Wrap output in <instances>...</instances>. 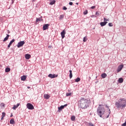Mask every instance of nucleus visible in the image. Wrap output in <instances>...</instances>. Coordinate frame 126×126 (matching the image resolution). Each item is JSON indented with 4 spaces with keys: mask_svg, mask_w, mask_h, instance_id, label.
<instances>
[{
    "mask_svg": "<svg viewBox=\"0 0 126 126\" xmlns=\"http://www.w3.org/2000/svg\"><path fill=\"white\" fill-rule=\"evenodd\" d=\"M105 113V109L103 107H98L97 109V114L99 116L100 118H102V116Z\"/></svg>",
    "mask_w": 126,
    "mask_h": 126,
    "instance_id": "obj_3",
    "label": "nucleus"
},
{
    "mask_svg": "<svg viewBox=\"0 0 126 126\" xmlns=\"http://www.w3.org/2000/svg\"><path fill=\"white\" fill-rule=\"evenodd\" d=\"M89 126H94V124H93V123H91V122H90V123H89Z\"/></svg>",
    "mask_w": 126,
    "mask_h": 126,
    "instance_id": "obj_31",
    "label": "nucleus"
},
{
    "mask_svg": "<svg viewBox=\"0 0 126 126\" xmlns=\"http://www.w3.org/2000/svg\"><path fill=\"white\" fill-rule=\"evenodd\" d=\"M104 22H106V21H109V20H110V19H107V18H104Z\"/></svg>",
    "mask_w": 126,
    "mask_h": 126,
    "instance_id": "obj_30",
    "label": "nucleus"
},
{
    "mask_svg": "<svg viewBox=\"0 0 126 126\" xmlns=\"http://www.w3.org/2000/svg\"><path fill=\"white\" fill-rule=\"evenodd\" d=\"M107 23H108V22H100V25L101 26V27H103V26H105Z\"/></svg>",
    "mask_w": 126,
    "mask_h": 126,
    "instance_id": "obj_12",
    "label": "nucleus"
},
{
    "mask_svg": "<svg viewBox=\"0 0 126 126\" xmlns=\"http://www.w3.org/2000/svg\"><path fill=\"white\" fill-rule=\"evenodd\" d=\"M34 0H33L32 1H34Z\"/></svg>",
    "mask_w": 126,
    "mask_h": 126,
    "instance_id": "obj_49",
    "label": "nucleus"
},
{
    "mask_svg": "<svg viewBox=\"0 0 126 126\" xmlns=\"http://www.w3.org/2000/svg\"><path fill=\"white\" fill-rule=\"evenodd\" d=\"M5 71V72H9V71H10V68L8 67L6 68Z\"/></svg>",
    "mask_w": 126,
    "mask_h": 126,
    "instance_id": "obj_24",
    "label": "nucleus"
},
{
    "mask_svg": "<svg viewBox=\"0 0 126 126\" xmlns=\"http://www.w3.org/2000/svg\"><path fill=\"white\" fill-rule=\"evenodd\" d=\"M83 41L84 42H86V41H87V37H86V36H85L83 38Z\"/></svg>",
    "mask_w": 126,
    "mask_h": 126,
    "instance_id": "obj_32",
    "label": "nucleus"
},
{
    "mask_svg": "<svg viewBox=\"0 0 126 126\" xmlns=\"http://www.w3.org/2000/svg\"><path fill=\"white\" fill-rule=\"evenodd\" d=\"M95 15H96V16H99L100 15V13H99V12L98 11L96 12Z\"/></svg>",
    "mask_w": 126,
    "mask_h": 126,
    "instance_id": "obj_34",
    "label": "nucleus"
},
{
    "mask_svg": "<svg viewBox=\"0 0 126 126\" xmlns=\"http://www.w3.org/2000/svg\"><path fill=\"white\" fill-rule=\"evenodd\" d=\"M24 44H25V41H20L18 43L17 45V48H20V47H23Z\"/></svg>",
    "mask_w": 126,
    "mask_h": 126,
    "instance_id": "obj_5",
    "label": "nucleus"
},
{
    "mask_svg": "<svg viewBox=\"0 0 126 126\" xmlns=\"http://www.w3.org/2000/svg\"><path fill=\"white\" fill-rule=\"evenodd\" d=\"M109 114L108 115L106 116V118H109V116H110V114H111V110L109 109V112H108Z\"/></svg>",
    "mask_w": 126,
    "mask_h": 126,
    "instance_id": "obj_28",
    "label": "nucleus"
},
{
    "mask_svg": "<svg viewBox=\"0 0 126 126\" xmlns=\"http://www.w3.org/2000/svg\"><path fill=\"white\" fill-rule=\"evenodd\" d=\"M106 108H107V109H109V106L108 105H106Z\"/></svg>",
    "mask_w": 126,
    "mask_h": 126,
    "instance_id": "obj_41",
    "label": "nucleus"
},
{
    "mask_svg": "<svg viewBox=\"0 0 126 126\" xmlns=\"http://www.w3.org/2000/svg\"><path fill=\"white\" fill-rule=\"evenodd\" d=\"M48 76L50 77V78H56V77H58V75L49 74Z\"/></svg>",
    "mask_w": 126,
    "mask_h": 126,
    "instance_id": "obj_7",
    "label": "nucleus"
},
{
    "mask_svg": "<svg viewBox=\"0 0 126 126\" xmlns=\"http://www.w3.org/2000/svg\"><path fill=\"white\" fill-rule=\"evenodd\" d=\"M95 7H96L95 6H93L91 7V8H92V9H94Z\"/></svg>",
    "mask_w": 126,
    "mask_h": 126,
    "instance_id": "obj_39",
    "label": "nucleus"
},
{
    "mask_svg": "<svg viewBox=\"0 0 126 126\" xmlns=\"http://www.w3.org/2000/svg\"><path fill=\"white\" fill-rule=\"evenodd\" d=\"M80 107L82 109H86L88 107V100L84 98H82L80 100Z\"/></svg>",
    "mask_w": 126,
    "mask_h": 126,
    "instance_id": "obj_2",
    "label": "nucleus"
},
{
    "mask_svg": "<svg viewBox=\"0 0 126 126\" xmlns=\"http://www.w3.org/2000/svg\"><path fill=\"white\" fill-rule=\"evenodd\" d=\"M50 94H44V97L45 99H49L50 98Z\"/></svg>",
    "mask_w": 126,
    "mask_h": 126,
    "instance_id": "obj_16",
    "label": "nucleus"
},
{
    "mask_svg": "<svg viewBox=\"0 0 126 126\" xmlns=\"http://www.w3.org/2000/svg\"><path fill=\"white\" fill-rule=\"evenodd\" d=\"M39 21H43V20L42 19V17L40 18H36V22H39Z\"/></svg>",
    "mask_w": 126,
    "mask_h": 126,
    "instance_id": "obj_19",
    "label": "nucleus"
},
{
    "mask_svg": "<svg viewBox=\"0 0 126 126\" xmlns=\"http://www.w3.org/2000/svg\"><path fill=\"white\" fill-rule=\"evenodd\" d=\"M15 39H13L11 41H10V42H9V44H10V45H12V43H13L14 42H15Z\"/></svg>",
    "mask_w": 126,
    "mask_h": 126,
    "instance_id": "obj_26",
    "label": "nucleus"
},
{
    "mask_svg": "<svg viewBox=\"0 0 126 126\" xmlns=\"http://www.w3.org/2000/svg\"><path fill=\"white\" fill-rule=\"evenodd\" d=\"M115 106L117 109H124L126 107V100L125 98H120L118 101L115 102Z\"/></svg>",
    "mask_w": 126,
    "mask_h": 126,
    "instance_id": "obj_1",
    "label": "nucleus"
},
{
    "mask_svg": "<svg viewBox=\"0 0 126 126\" xmlns=\"http://www.w3.org/2000/svg\"><path fill=\"white\" fill-rule=\"evenodd\" d=\"M55 3H56V0H53L50 2L49 4L53 5V4H55Z\"/></svg>",
    "mask_w": 126,
    "mask_h": 126,
    "instance_id": "obj_21",
    "label": "nucleus"
},
{
    "mask_svg": "<svg viewBox=\"0 0 126 126\" xmlns=\"http://www.w3.org/2000/svg\"><path fill=\"white\" fill-rule=\"evenodd\" d=\"M50 26V24H45L43 27V30H47L49 28V27Z\"/></svg>",
    "mask_w": 126,
    "mask_h": 126,
    "instance_id": "obj_9",
    "label": "nucleus"
},
{
    "mask_svg": "<svg viewBox=\"0 0 126 126\" xmlns=\"http://www.w3.org/2000/svg\"><path fill=\"white\" fill-rule=\"evenodd\" d=\"M11 46V44H10L9 43V44L8 45L7 47H8V48H10V46Z\"/></svg>",
    "mask_w": 126,
    "mask_h": 126,
    "instance_id": "obj_40",
    "label": "nucleus"
},
{
    "mask_svg": "<svg viewBox=\"0 0 126 126\" xmlns=\"http://www.w3.org/2000/svg\"><path fill=\"white\" fill-rule=\"evenodd\" d=\"M27 108L29 110H34V106H33L32 104L30 103L27 104Z\"/></svg>",
    "mask_w": 126,
    "mask_h": 126,
    "instance_id": "obj_4",
    "label": "nucleus"
},
{
    "mask_svg": "<svg viewBox=\"0 0 126 126\" xmlns=\"http://www.w3.org/2000/svg\"><path fill=\"white\" fill-rule=\"evenodd\" d=\"M19 105H20V104L17 103V105H14V106L12 107V109L13 110H16V109H17V108H18L19 106Z\"/></svg>",
    "mask_w": 126,
    "mask_h": 126,
    "instance_id": "obj_11",
    "label": "nucleus"
},
{
    "mask_svg": "<svg viewBox=\"0 0 126 126\" xmlns=\"http://www.w3.org/2000/svg\"><path fill=\"white\" fill-rule=\"evenodd\" d=\"M91 17H96V16H95L94 15H92Z\"/></svg>",
    "mask_w": 126,
    "mask_h": 126,
    "instance_id": "obj_43",
    "label": "nucleus"
},
{
    "mask_svg": "<svg viewBox=\"0 0 126 126\" xmlns=\"http://www.w3.org/2000/svg\"><path fill=\"white\" fill-rule=\"evenodd\" d=\"M101 77L102 78H106L107 77V74L104 73L101 74Z\"/></svg>",
    "mask_w": 126,
    "mask_h": 126,
    "instance_id": "obj_20",
    "label": "nucleus"
},
{
    "mask_svg": "<svg viewBox=\"0 0 126 126\" xmlns=\"http://www.w3.org/2000/svg\"><path fill=\"white\" fill-rule=\"evenodd\" d=\"M123 68H124V65L123 64H121L118 66V68L117 70V72H120V71H121Z\"/></svg>",
    "mask_w": 126,
    "mask_h": 126,
    "instance_id": "obj_6",
    "label": "nucleus"
},
{
    "mask_svg": "<svg viewBox=\"0 0 126 126\" xmlns=\"http://www.w3.org/2000/svg\"><path fill=\"white\" fill-rule=\"evenodd\" d=\"M50 0V1H51V0Z\"/></svg>",
    "mask_w": 126,
    "mask_h": 126,
    "instance_id": "obj_50",
    "label": "nucleus"
},
{
    "mask_svg": "<svg viewBox=\"0 0 126 126\" xmlns=\"http://www.w3.org/2000/svg\"><path fill=\"white\" fill-rule=\"evenodd\" d=\"M8 38H9V34H7L6 36L4 38L3 41L5 42V41H7V40H8Z\"/></svg>",
    "mask_w": 126,
    "mask_h": 126,
    "instance_id": "obj_15",
    "label": "nucleus"
},
{
    "mask_svg": "<svg viewBox=\"0 0 126 126\" xmlns=\"http://www.w3.org/2000/svg\"><path fill=\"white\" fill-rule=\"evenodd\" d=\"M63 10H66V9H67V8H66V7L65 6H63Z\"/></svg>",
    "mask_w": 126,
    "mask_h": 126,
    "instance_id": "obj_37",
    "label": "nucleus"
},
{
    "mask_svg": "<svg viewBox=\"0 0 126 126\" xmlns=\"http://www.w3.org/2000/svg\"><path fill=\"white\" fill-rule=\"evenodd\" d=\"M108 26H109V27H112V26H113V23H109L108 24Z\"/></svg>",
    "mask_w": 126,
    "mask_h": 126,
    "instance_id": "obj_35",
    "label": "nucleus"
},
{
    "mask_svg": "<svg viewBox=\"0 0 126 126\" xmlns=\"http://www.w3.org/2000/svg\"><path fill=\"white\" fill-rule=\"evenodd\" d=\"M71 120L73 122H74L75 121V116H72L71 117Z\"/></svg>",
    "mask_w": 126,
    "mask_h": 126,
    "instance_id": "obj_22",
    "label": "nucleus"
},
{
    "mask_svg": "<svg viewBox=\"0 0 126 126\" xmlns=\"http://www.w3.org/2000/svg\"><path fill=\"white\" fill-rule=\"evenodd\" d=\"M63 17H64V15H60V17H59V19L60 20H62V19H63Z\"/></svg>",
    "mask_w": 126,
    "mask_h": 126,
    "instance_id": "obj_27",
    "label": "nucleus"
},
{
    "mask_svg": "<svg viewBox=\"0 0 126 126\" xmlns=\"http://www.w3.org/2000/svg\"><path fill=\"white\" fill-rule=\"evenodd\" d=\"M1 117H5V113H4V112H2V116H1Z\"/></svg>",
    "mask_w": 126,
    "mask_h": 126,
    "instance_id": "obj_36",
    "label": "nucleus"
},
{
    "mask_svg": "<svg viewBox=\"0 0 126 126\" xmlns=\"http://www.w3.org/2000/svg\"><path fill=\"white\" fill-rule=\"evenodd\" d=\"M118 82L119 83H123V82H124V79H123V78H120L118 79Z\"/></svg>",
    "mask_w": 126,
    "mask_h": 126,
    "instance_id": "obj_18",
    "label": "nucleus"
},
{
    "mask_svg": "<svg viewBox=\"0 0 126 126\" xmlns=\"http://www.w3.org/2000/svg\"><path fill=\"white\" fill-rule=\"evenodd\" d=\"M27 88H28V89H30V87H28Z\"/></svg>",
    "mask_w": 126,
    "mask_h": 126,
    "instance_id": "obj_45",
    "label": "nucleus"
},
{
    "mask_svg": "<svg viewBox=\"0 0 126 126\" xmlns=\"http://www.w3.org/2000/svg\"><path fill=\"white\" fill-rule=\"evenodd\" d=\"M80 81V78L78 77L75 80V82H79Z\"/></svg>",
    "mask_w": 126,
    "mask_h": 126,
    "instance_id": "obj_25",
    "label": "nucleus"
},
{
    "mask_svg": "<svg viewBox=\"0 0 126 126\" xmlns=\"http://www.w3.org/2000/svg\"><path fill=\"white\" fill-rule=\"evenodd\" d=\"M25 59H26V60H29V59H30V58H31V55H30V54H26L25 55Z\"/></svg>",
    "mask_w": 126,
    "mask_h": 126,
    "instance_id": "obj_13",
    "label": "nucleus"
},
{
    "mask_svg": "<svg viewBox=\"0 0 126 126\" xmlns=\"http://www.w3.org/2000/svg\"><path fill=\"white\" fill-rule=\"evenodd\" d=\"M3 118H4V117L1 116V120H3Z\"/></svg>",
    "mask_w": 126,
    "mask_h": 126,
    "instance_id": "obj_42",
    "label": "nucleus"
},
{
    "mask_svg": "<svg viewBox=\"0 0 126 126\" xmlns=\"http://www.w3.org/2000/svg\"><path fill=\"white\" fill-rule=\"evenodd\" d=\"M48 48H52V46H48Z\"/></svg>",
    "mask_w": 126,
    "mask_h": 126,
    "instance_id": "obj_44",
    "label": "nucleus"
},
{
    "mask_svg": "<svg viewBox=\"0 0 126 126\" xmlns=\"http://www.w3.org/2000/svg\"><path fill=\"white\" fill-rule=\"evenodd\" d=\"M13 115H12V114L11 115L10 117H13Z\"/></svg>",
    "mask_w": 126,
    "mask_h": 126,
    "instance_id": "obj_46",
    "label": "nucleus"
},
{
    "mask_svg": "<svg viewBox=\"0 0 126 126\" xmlns=\"http://www.w3.org/2000/svg\"><path fill=\"white\" fill-rule=\"evenodd\" d=\"M14 120L13 119H11L10 120V125H14Z\"/></svg>",
    "mask_w": 126,
    "mask_h": 126,
    "instance_id": "obj_23",
    "label": "nucleus"
},
{
    "mask_svg": "<svg viewBox=\"0 0 126 126\" xmlns=\"http://www.w3.org/2000/svg\"><path fill=\"white\" fill-rule=\"evenodd\" d=\"M69 5H72V4H73V3L72 2H69Z\"/></svg>",
    "mask_w": 126,
    "mask_h": 126,
    "instance_id": "obj_38",
    "label": "nucleus"
},
{
    "mask_svg": "<svg viewBox=\"0 0 126 126\" xmlns=\"http://www.w3.org/2000/svg\"><path fill=\"white\" fill-rule=\"evenodd\" d=\"M99 107H101V104H99Z\"/></svg>",
    "mask_w": 126,
    "mask_h": 126,
    "instance_id": "obj_48",
    "label": "nucleus"
},
{
    "mask_svg": "<svg viewBox=\"0 0 126 126\" xmlns=\"http://www.w3.org/2000/svg\"><path fill=\"white\" fill-rule=\"evenodd\" d=\"M65 31L63 30L61 33V37L62 39H63L64 38V37H65Z\"/></svg>",
    "mask_w": 126,
    "mask_h": 126,
    "instance_id": "obj_8",
    "label": "nucleus"
},
{
    "mask_svg": "<svg viewBox=\"0 0 126 126\" xmlns=\"http://www.w3.org/2000/svg\"><path fill=\"white\" fill-rule=\"evenodd\" d=\"M76 4L78 5V2L76 3Z\"/></svg>",
    "mask_w": 126,
    "mask_h": 126,
    "instance_id": "obj_47",
    "label": "nucleus"
},
{
    "mask_svg": "<svg viewBox=\"0 0 126 126\" xmlns=\"http://www.w3.org/2000/svg\"><path fill=\"white\" fill-rule=\"evenodd\" d=\"M87 13H88V11L87 10H86L84 12V13H83V14H84V15H86V14H87Z\"/></svg>",
    "mask_w": 126,
    "mask_h": 126,
    "instance_id": "obj_29",
    "label": "nucleus"
},
{
    "mask_svg": "<svg viewBox=\"0 0 126 126\" xmlns=\"http://www.w3.org/2000/svg\"><path fill=\"white\" fill-rule=\"evenodd\" d=\"M66 96H71V93H67L66 94Z\"/></svg>",
    "mask_w": 126,
    "mask_h": 126,
    "instance_id": "obj_33",
    "label": "nucleus"
},
{
    "mask_svg": "<svg viewBox=\"0 0 126 126\" xmlns=\"http://www.w3.org/2000/svg\"><path fill=\"white\" fill-rule=\"evenodd\" d=\"M69 78L71 79V78H72V71L71 70H69Z\"/></svg>",
    "mask_w": 126,
    "mask_h": 126,
    "instance_id": "obj_17",
    "label": "nucleus"
},
{
    "mask_svg": "<svg viewBox=\"0 0 126 126\" xmlns=\"http://www.w3.org/2000/svg\"><path fill=\"white\" fill-rule=\"evenodd\" d=\"M26 78H27V77L26 75H23L21 77V79L22 81H25V80H26Z\"/></svg>",
    "mask_w": 126,
    "mask_h": 126,
    "instance_id": "obj_14",
    "label": "nucleus"
},
{
    "mask_svg": "<svg viewBox=\"0 0 126 126\" xmlns=\"http://www.w3.org/2000/svg\"><path fill=\"white\" fill-rule=\"evenodd\" d=\"M67 106V104H64V105H61L60 107H58V110H62L64 109L65 107Z\"/></svg>",
    "mask_w": 126,
    "mask_h": 126,
    "instance_id": "obj_10",
    "label": "nucleus"
}]
</instances>
